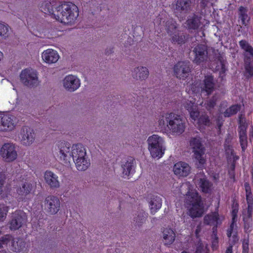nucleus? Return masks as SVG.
<instances>
[{"instance_id": "obj_1", "label": "nucleus", "mask_w": 253, "mask_h": 253, "mask_svg": "<svg viewBox=\"0 0 253 253\" xmlns=\"http://www.w3.org/2000/svg\"><path fill=\"white\" fill-rule=\"evenodd\" d=\"M57 147L60 160L66 165L70 164V160L72 158L78 170H85L90 166L89 160L86 157L85 149L81 144L73 145L71 153L70 145L68 142H59Z\"/></svg>"}, {"instance_id": "obj_2", "label": "nucleus", "mask_w": 253, "mask_h": 253, "mask_svg": "<svg viewBox=\"0 0 253 253\" xmlns=\"http://www.w3.org/2000/svg\"><path fill=\"white\" fill-rule=\"evenodd\" d=\"M158 126L162 129L168 127L173 135H180L185 130V121L180 115L173 112L166 113L158 121Z\"/></svg>"}, {"instance_id": "obj_3", "label": "nucleus", "mask_w": 253, "mask_h": 253, "mask_svg": "<svg viewBox=\"0 0 253 253\" xmlns=\"http://www.w3.org/2000/svg\"><path fill=\"white\" fill-rule=\"evenodd\" d=\"M186 203L187 205L191 206L188 211L189 214L191 217H200L203 215L204 212V204L201 196L197 192H188Z\"/></svg>"}, {"instance_id": "obj_4", "label": "nucleus", "mask_w": 253, "mask_h": 253, "mask_svg": "<svg viewBox=\"0 0 253 253\" xmlns=\"http://www.w3.org/2000/svg\"><path fill=\"white\" fill-rule=\"evenodd\" d=\"M189 144L192 149L193 157L197 161V168L203 169L205 168L206 160L204 157L206 149L202 144V138L199 136L191 137Z\"/></svg>"}, {"instance_id": "obj_5", "label": "nucleus", "mask_w": 253, "mask_h": 253, "mask_svg": "<svg viewBox=\"0 0 253 253\" xmlns=\"http://www.w3.org/2000/svg\"><path fill=\"white\" fill-rule=\"evenodd\" d=\"M195 99L187 100L183 103L184 107L188 111L190 118L194 121H198L199 126L203 125L210 126L211 122L209 116L207 114H202L200 116V112L198 107L195 103Z\"/></svg>"}, {"instance_id": "obj_6", "label": "nucleus", "mask_w": 253, "mask_h": 253, "mask_svg": "<svg viewBox=\"0 0 253 253\" xmlns=\"http://www.w3.org/2000/svg\"><path fill=\"white\" fill-rule=\"evenodd\" d=\"M239 44L244 51L245 76L249 79L253 77V47L245 40L239 41Z\"/></svg>"}, {"instance_id": "obj_7", "label": "nucleus", "mask_w": 253, "mask_h": 253, "mask_svg": "<svg viewBox=\"0 0 253 253\" xmlns=\"http://www.w3.org/2000/svg\"><path fill=\"white\" fill-rule=\"evenodd\" d=\"M166 30L170 37L171 42L182 45L185 43L186 37L185 33L178 29V25L173 18H170L166 22Z\"/></svg>"}, {"instance_id": "obj_8", "label": "nucleus", "mask_w": 253, "mask_h": 253, "mask_svg": "<svg viewBox=\"0 0 253 253\" xmlns=\"http://www.w3.org/2000/svg\"><path fill=\"white\" fill-rule=\"evenodd\" d=\"M20 80L23 84L28 87L36 86L39 84L37 72L32 69L23 70L20 75Z\"/></svg>"}, {"instance_id": "obj_9", "label": "nucleus", "mask_w": 253, "mask_h": 253, "mask_svg": "<svg viewBox=\"0 0 253 253\" xmlns=\"http://www.w3.org/2000/svg\"><path fill=\"white\" fill-rule=\"evenodd\" d=\"M0 155L3 160L6 162L14 161L17 157V153L15 146L11 143H5L1 147Z\"/></svg>"}, {"instance_id": "obj_10", "label": "nucleus", "mask_w": 253, "mask_h": 253, "mask_svg": "<svg viewBox=\"0 0 253 253\" xmlns=\"http://www.w3.org/2000/svg\"><path fill=\"white\" fill-rule=\"evenodd\" d=\"M27 216L25 212L21 211H16L12 213L11 219L9 222L11 230L19 229L26 222Z\"/></svg>"}, {"instance_id": "obj_11", "label": "nucleus", "mask_w": 253, "mask_h": 253, "mask_svg": "<svg viewBox=\"0 0 253 253\" xmlns=\"http://www.w3.org/2000/svg\"><path fill=\"white\" fill-rule=\"evenodd\" d=\"M173 71L177 78L185 80L191 72L189 63L185 61L178 62L174 66Z\"/></svg>"}, {"instance_id": "obj_12", "label": "nucleus", "mask_w": 253, "mask_h": 253, "mask_svg": "<svg viewBox=\"0 0 253 253\" xmlns=\"http://www.w3.org/2000/svg\"><path fill=\"white\" fill-rule=\"evenodd\" d=\"M194 54V62L197 64H200L207 60L208 48L205 44H199L193 49Z\"/></svg>"}, {"instance_id": "obj_13", "label": "nucleus", "mask_w": 253, "mask_h": 253, "mask_svg": "<svg viewBox=\"0 0 253 253\" xmlns=\"http://www.w3.org/2000/svg\"><path fill=\"white\" fill-rule=\"evenodd\" d=\"M60 206V201L56 196H48L45 199V209L50 214L56 213L59 210Z\"/></svg>"}, {"instance_id": "obj_14", "label": "nucleus", "mask_w": 253, "mask_h": 253, "mask_svg": "<svg viewBox=\"0 0 253 253\" xmlns=\"http://www.w3.org/2000/svg\"><path fill=\"white\" fill-rule=\"evenodd\" d=\"M58 11L62 16H78L79 9L77 5L71 2H65L58 7Z\"/></svg>"}, {"instance_id": "obj_15", "label": "nucleus", "mask_w": 253, "mask_h": 253, "mask_svg": "<svg viewBox=\"0 0 253 253\" xmlns=\"http://www.w3.org/2000/svg\"><path fill=\"white\" fill-rule=\"evenodd\" d=\"M223 219L220 218L218 213V207L214 211H211L206 214L204 218L205 224L210 226L220 225L222 224Z\"/></svg>"}, {"instance_id": "obj_16", "label": "nucleus", "mask_w": 253, "mask_h": 253, "mask_svg": "<svg viewBox=\"0 0 253 253\" xmlns=\"http://www.w3.org/2000/svg\"><path fill=\"white\" fill-rule=\"evenodd\" d=\"M190 166L184 162H178L173 166L174 173L179 177H186L190 174Z\"/></svg>"}, {"instance_id": "obj_17", "label": "nucleus", "mask_w": 253, "mask_h": 253, "mask_svg": "<svg viewBox=\"0 0 253 253\" xmlns=\"http://www.w3.org/2000/svg\"><path fill=\"white\" fill-rule=\"evenodd\" d=\"M64 87L68 91H74L77 90L80 86V81L76 76L69 75L64 78L63 80Z\"/></svg>"}, {"instance_id": "obj_18", "label": "nucleus", "mask_w": 253, "mask_h": 253, "mask_svg": "<svg viewBox=\"0 0 253 253\" xmlns=\"http://www.w3.org/2000/svg\"><path fill=\"white\" fill-rule=\"evenodd\" d=\"M21 135V142L24 145H30L35 140V137L33 129L27 126H25L22 128Z\"/></svg>"}, {"instance_id": "obj_19", "label": "nucleus", "mask_w": 253, "mask_h": 253, "mask_svg": "<svg viewBox=\"0 0 253 253\" xmlns=\"http://www.w3.org/2000/svg\"><path fill=\"white\" fill-rule=\"evenodd\" d=\"M33 189V186L31 183L26 181L22 183L16 190L18 200L20 201H25L26 197L31 193Z\"/></svg>"}, {"instance_id": "obj_20", "label": "nucleus", "mask_w": 253, "mask_h": 253, "mask_svg": "<svg viewBox=\"0 0 253 253\" xmlns=\"http://www.w3.org/2000/svg\"><path fill=\"white\" fill-rule=\"evenodd\" d=\"M3 132H9L13 130L16 126L15 118L14 116L3 114Z\"/></svg>"}, {"instance_id": "obj_21", "label": "nucleus", "mask_w": 253, "mask_h": 253, "mask_svg": "<svg viewBox=\"0 0 253 253\" xmlns=\"http://www.w3.org/2000/svg\"><path fill=\"white\" fill-rule=\"evenodd\" d=\"M203 82L204 84L202 87V90L205 91L207 95L211 94L215 88V84L213 76L212 75L205 76Z\"/></svg>"}, {"instance_id": "obj_22", "label": "nucleus", "mask_w": 253, "mask_h": 253, "mask_svg": "<svg viewBox=\"0 0 253 253\" xmlns=\"http://www.w3.org/2000/svg\"><path fill=\"white\" fill-rule=\"evenodd\" d=\"M42 58L47 63H54L58 60L59 55L56 50L48 49L42 52Z\"/></svg>"}, {"instance_id": "obj_23", "label": "nucleus", "mask_w": 253, "mask_h": 253, "mask_svg": "<svg viewBox=\"0 0 253 253\" xmlns=\"http://www.w3.org/2000/svg\"><path fill=\"white\" fill-rule=\"evenodd\" d=\"M58 177L51 171H46L44 173V179L46 183L50 186L51 188H57L60 186V183L58 179Z\"/></svg>"}, {"instance_id": "obj_24", "label": "nucleus", "mask_w": 253, "mask_h": 253, "mask_svg": "<svg viewBox=\"0 0 253 253\" xmlns=\"http://www.w3.org/2000/svg\"><path fill=\"white\" fill-rule=\"evenodd\" d=\"M163 241L165 245L172 244L175 240V234L171 228H164L162 231Z\"/></svg>"}, {"instance_id": "obj_25", "label": "nucleus", "mask_w": 253, "mask_h": 253, "mask_svg": "<svg viewBox=\"0 0 253 253\" xmlns=\"http://www.w3.org/2000/svg\"><path fill=\"white\" fill-rule=\"evenodd\" d=\"M217 59L220 65H217L215 69L217 71L219 72V76L223 80L225 77V73L227 70L225 66L226 60L224 59L223 56L220 54L217 56Z\"/></svg>"}, {"instance_id": "obj_26", "label": "nucleus", "mask_w": 253, "mask_h": 253, "mask_svg": "<svg viewBox=\"0 0 253 253\" xmlns=\"http://www.w3.org/2000/svg\"><path fill=\"white\" fill-rule=\"evenodd\" d=\"M162 204V199L158 196L153 195L149 202L151 212L153 214L156 213L161 208Z\"/></svg>"}, {"instance_id": "obj_27", "label": "nucleus", "mask_w": 253, "mask_h": 253, "mask_svg": "<svg viewBox=\"0 0 253 253\" xmlns=\"http://www.w3.org/2000/svg\"><path fill=\"white\" fill-rule=\"evenodd\" d=\"M198 185L201 191L205 193H210L211 191L212 184L205 176L198 180Z\"/></svg>"}, {"instance_id": "obj_28", "label": "nucleus", "mask_w": 253, "mask_h": 253, "mask_svg": "<svg viewBox=\"0 0 253 253\" xmlns=\"http://www.w3.org/2000/svg\"><path fill=\"white\" fill-rule=\"evenodd\" d=\"M149 75V71L146 67H137L134 69L132 73L133 78L136 80H145Z\"/></svg>"}, {"instance_id": "obj_29", "label": "nucleus", "mask_w": 253, "mask_h": 253, "mask_svg": "<svg viewBox=\"0 0 253 253\" xmlns=\"http://www.w3.org/2000/svg\"><path fill=\"white\" fill-rule=\"evenodd\" d=\"M191 0H176L173 7L178 11L187 10L190 6Z\"/></svg>"}, {"instance_id": "obj_30", "label": "nucleus", "mask_w": 253, "mask_h": 253, "mask_svg": "<svg viewBox=\"0 0 253 253\" xmlns=\"http://www.w3.org/2000/svg\"><path fill=\"white\" fill-rule=\"evenodd\" d=\"M152 157L153 158L160 159L163 157L164 154L165 148L164 145L148 147Z\"/></svg>"}, {"instance_id": "obj_31", "label": "nucleus", "mask_w": 253, "mask_h": 253, "mask_svg": "<svg viewBox=\"0 0 253 253\" xmlns=\"http://www.w3.org/2000/svg\"><path fill=\"white\" fill-rule=\"evenodd\" d=\"M148 147L164 145L163 139L156 134H153L150 136L148 140Z\"/></svg>"}, {"instance_id": "obj_32", "label": "nucleus", "mask_w": 253, "mask_h": 253, "mask_svg": "<svg viewBox=\"0 0 253 253\" xmlns=\"http://www.w3.org/2000/svg\"><path fill=\"white\" fill-rule=\"evenodd\" d=\"M226 235L229 238V241H232L233 237H235L237 238V241H239V237L238 236V226L230 224L226 230Z\"/></svg>"}, {"instance_id": "obj_33", "label": "nucleus", "mask_w": 253, "mask_h": 253, "mask_svg": "<svg viewBox=\"0 0 253 253\" xmlns=\"http://www.w3.org/2000/svg\"><path fill=\"white\" fill-rule=\"evenodd\" d=\"M241 106L240 104L232 105L224 112V116L225 117H230L234 115L241 110Z\"/></svg>"}, {"instance_id": "obj_34", "label": "nucleus", "mask_w": 253, "mask_h": 253, "mask_svg": "<svg viewBox=\"0 0 253 253\" xmlns=\"http://www.w3.org/2000/svg\"><path fill=\"white\" fill-rule=\"evenodd\" d=\"M244 187L246 191V199L247 204L253 205V195L252 192L251 187L249 182H246L244 183Z\"/></svg>"}, {"instance_id": "obj_35", "label": "nucleus", "mask_w": 253, "mask_h": 253, "mask_svg": "<svg viewBox=\"0 0 253 253\" xmlns=\"http://www.w3.org/2000/svg\"><path fill=\"white\" fill-rule=\"evenodd\" d=\"M64 25H73L78 17H52Z\"/></svg>"}, {"instance_id": "obj_36", "label": "nucleus", "mask_w": 253, "mask_h": 253, "mask_svg": "<svg viewBox=\"0 0 253 253\" xmlns=\"http://www.w3.org/2000/svg\"><path fill=\"white\" fill-rule=\"evenodd\" d=\"M202 17H192V19L187 21V26L189 29L196 30L200 26V20Z\"/></svg>"}, {"instance_id": "obj_37", "label": "nucleus", "mask_w": 253, "mask_h": 253, "mask_svg": "<svg viewBox=\"0 0 253 253\" xmlns=\"http://www.w3.org/2000/svg\"><path fill=\"white\" fill-rule=\"evenodd\" d=\"M133 165V160L129 159L126 161L125 164L123 165V173L124 175L129 176Z\"/></svg>"}, {"instance_id": "obj_38", "label": "nucleus", "mask_w": 253, "mask_h": 253, "mask_svg": "<svg viewBox=\"0 0 253 253\" xmlns=\"http://www.w3.org/2000/svg\"><path fill=\"white\" fill-rule=\"evenodd\" d=\"M247 211L243 214V219L245 223V228H246L247 222L252 219L253 212V205L247 204Z\"/></svg>"}, {"instance_id": "obj_39", "label": "nucleus", "mask_w": 253, "mask_h": 253, "mask_svg": "<svg viewBox=\"0 0 253 253\" xmlns=\"http://www.w3.org/2000/svg\"><path fill=\"white\" fill-rule=\"evenodd\" d=\"M10 27L7 24L0 23V40L5 39L9 36Z\"/></svg>"}, {"instance_id": "obj_40", "label": "nucleus", "mask_w": 253, "mask_h": 253, "mask_svg": "<svg viewBox=\"0 0 253 253\" xmlns=\"http://www.w3.org/2000/svg\"><path fill=\"white\" fill-rule=\"evenodd\" d=\"M238 123L239 134H247V128L248 127V125L246 122L245 119H242L241 116H240Z\"/></svg>"}, {"instance_id": "obj_41", "label": "nucleus", "mask_w": 253, "mask_h": 253, "mask_svg": "<svg viewBox=\"0 0 253 253\" xmlns=\"http://www.w3.org/2000/svg\"><path fill=\"white\" fill-rule=\"evenodd\" d=\"M146 217L147 216L145 212H140L137 217L134 218V221L135 222V224L136 225L141 226L145 221Z\"/></svg>"}, {"instance_id": "obj_42", "label": "nucleus", "mask_w": 253, "mask_h": 253, "mask_svg": "<svg viewBox=\"0 0 253 253\" xmlns=\"http://www.w3.org/2000/svg\"><path fill=\"white\" fill-rule=\"evenodd\" d=\"M12 246L14 252H20L24 248V243L21 240H18L16 243L15 241L12 242Z\"/></svg>"}, {"instance_id": "obj_43", "label": "nucleus", "mask_w": 253, "mask_h": 253, "mask_svg": "<svg viewBox=\"0 0 253 253\" xmlns=\"http://www.w3.org/2000/svg\"><path fill=\"white\" fill-rule=\"evenodd\" d=\"M11 240L10 235L7 234L0 238V249L3 247V246H6L9 243ZM5 251L3 250H0V253H5Z\"/></svg>"}, {"instance_id": "obj_44", "label": "nucleus", "mask_w": 253, "mask_h": 253, "mask_svg": "<svg viewBox=\"0 0 253 253\" xmlns=\"http://www.w3.org/2000/svg\"><path fill=\"white\" fill-rule=\"evenodd\" d=\"M239 135L240 144L241 145L242 151L244 152L246 150L248 145L247 135V134H239Z\"/></svg>"}, {"instance_id": "obj_45", "label": "nucleus", "mask_w": 253, "mask_h": 253, "mask_svg": "<svg viewBox=\"0 0 253 253\" xmlns=\"http://www.w3.org/2000/svg\"><path fill=\"white\" fill-rule=\"evenodd\" d=\"M238 242L237 239L235 237H233L232 241H229L228 246L226 250L225 253H233V247Z\"/></svg>"}, {"instance_id": "obj_46", "label": "nucleus", "mask_w": 253, "mask_h": 253, "mask_svg": "<svg viewBox=\"0 0 253 253\" xmlns=\"http://www.w3.org/2000/svg\"><path fill=\"white\" fill-rule=\"evenodd\" d=\"M216 103V99L213 96L211 99L208 100L206 103V108L208 110H210L214 108Z\"/></svg>"}, {"instance_id": "obj_47", "label": "nucleus", "mask_w": 253, "mask_h": 253, "mask_svg": "<svg viewBox=\"0 0 253 253\" xmlns=\"http://www.w3.org/2000/svg\"><path fill=\"white\" fill-rule=\"evenodd\" d=\"M232 202V211L231 213H238L239 208L238 202L235 199H234Z\"/></svg>"}, {"instance_id": "obj_48", "label": "nucleus", "mask_w": 253, "mask_h": 253, "mask_svg": "<svg viewBox=\"0 0 253 253\" xmlns=\"http://www.w3.org/2000/svg\"><path fill=\"white\" fill-rule=\"evenodd\" d=\"M239 23L241 24L243 27L247 26L250 19V17H239Z\"/></svg>"}, {"instance_id": "obj_49", "label": "nucleus", "mask_w": 253, "mask_h": 253, "mask_svg": "<svg viewBox=\"0 0 253 253\" xmlns=\"http://www.w3.org/2000/svg\"><path fill=\"white\" fill-rule=\"evenodd\" d=\"M211 248L212 250H216L218 248V237H212L211 241Z\"/></svg>"}, {"instance_id": "obj_50", "label": "nucleus", "mask_w": 253, "mask_h": 253, "mask_svg": "<svg viewBox=\"0 0 253 253\" xmlns=\"http://www.w3.org/2000/svg\"><path fill=\"white\" fill-rule=\"evenodd\" d=\"M215 121L218 131H220L221 127L223 124L224 120L221 116H219L216 118Z\"/></svg>"}, {"instance_id": "obj_51", "label": "nucleus", "mask_w": 253, "mask_h": 253, "mask_svg": "<svg viewBox=\"0 0 253 253\" xmlns=\"http://www.w3.org/2000/svg\"><path fill=\"white\" fill-rule=\"evenodd\" d=\"M7 212V208L0 205V220L5 216Z\"/></svg>"}, {"instance_id": "obj_52", "label": "nucleus", "mask_w": 253, "mask_h": 253, "mask_svg": "<svg viewBox=\"0 0 253 253\" xmlns=\"http://www.w3.org/2000/svg\"><path fill=\"white\" fill-rule=\"evenodd\" d=\"M249 239L244 240L242 242V252H249Z\"/></svg>"}, {"instance_id": "obj_53", "label": "nucleus", "mask_w": 253, "mask_h": 253, "mask_svg": "<svg viewBox=\"0 0 253 253\" xmlns=\"http://www.w3.org/2000/svg\"><path fill=\"white\" fill-rule=\"evenodd\" d=\"M225 153L226 154L229 155L230 154V155H233L234 151L232 148V147L231 145H225L224 146Z\"/></svg>"}, {"instance_id": "obj_54", "label": "nucleus", "mask_w": 253, "mask_h": 253, "mask_svg": "<svg viewBox=\"0 0 253 253\" xmlns=\"http://www.w3.org/2000/svg\"><path fill=\"white\" fill-rule=\"evenodd\" d=\"M231 221L230 223V225L237 226V217H238V213H231Z\"/></svg>"}, {"instance_id": "obj_55", "label": "nucleus", "mask_w": 253, "mask_h": 253, "mask_svg": "<svg viewBox=\"0 0 253 253\" xmlns=\"http://www.w3.org/2000/svg\"><path fill=\"white\" fill-rule=\"evenodd\" d=\"M204 251V245L200 243L196 247L195 253H202Z\"/></svg>"}, {"instance_id": "obj_56", "label": "nucleus", "mask_w": 253, "mask_h": 253, "mask_svg": "<svg viewBox=\"0 0 253 253\" xmlns=\"http://www.w3.org/2000/svg\"><path fill=\"white\" fill-rule=\"evenodd\" d=\"M239 14L240 16H246L247 15V9L244 7L241 6L239 8Z\"/></svg>"}, {"instance_id": "obj_57", "label": "nucleus", "mask_w": 253, "mask_h": 253, "mask_svg": "<svg viewBox=\"0 0 253 253\" xmlns=\"http://www.w3.org/2000/svg\"><path fill=\"white\" fill-rule=\"evenodd\" d=\"M219 225H214L212 226V237H218L217 236V227Z\"/></svg>"}, {"instance_id": "obj_58", "label": "nucleus", "mask_w": 253, "mask_h": 253, "mask_svg": "<svg viewBox=\"0 0 253 253\" xmlns=\"http://www.w3.org/2000/svg\"><path fill=\"white\" fill-rule=\"evenodd\" d=\"M228 175L229 177L233 180V181H235V172L234 171L228 170Z\"/></svg>"}, {"instance_id": "obj_59", "label": "nucleus", "mask_w": 253, "mask_h": 253, "mask_svg": "<svg viewBox=\"0 0 253 253\" xmlns=\"http://www.w3.org/2000/svg\"><path fill=\"white\" fill-rule=\"evenodd\" d=\"M3 114H0V131L3 132Z\"/></svg>"}, {"instance_id": "obj_60", "label": "nucleus", "mask_w": 253, "mask_h": 253, "mask_svg": "<svg viewBox=\"0 0 253 253\" xmlns=\"http://www.w3.org/2000/svg\"><path fill=\"white\" fill-rule=\"evenodd\" d=\"M235 165H236V163H234V162H232L230 166V168H229V169L228 170H231V171H235Z\"/></svg>"}, {"instance_id": "obj_61", "label": "nucleus", "mask_w": 253, "mask_h": 253, "mask_svg": "<svg viewBox=\"0 0 253 253\" xmlns=\"http://www.w3.org/2000/svg\"><path fill=\"white\" fill-rule=\"evenodd\" d=\"M231 156L233 157V162L236 163V161H237L239 159V157L235 155L234 153L233 155H231Z\"/></svg>"}, {"instance_id": "obj_62", "label": "nucleus", "mask_w": 253, "mask_h": 253, "mask_svg": "<svg viewBox=\"0 0 253 253\" xmlns=\"http://www.w3.org/2000/svg\"><path fill=\"white\" fill-rule=\"evenodd\" d=\"M3 185V181L2 179H0V194L2 193V188Z\"/></svg>"}, {"instance_id": "obj_63", "label": "nucleus", "mask_w": 253, "mask_h": 253, "mask_svg": "<svg viewBox=\"0 0 253 253\" xmlns=\"http://www.w3.org/2000/svg\"><path fill=\"white\" fill-rule=\"evenodd\" d=\"M3 57V53L2 52H1L0 51V61L1 60V59H2Z\"/></svg>"}, {"instance_id": "obj_64", "label": "nucleus", "mask_w": 253, "mask_h": 253, "mask_svg": "<svg viewBox=\"0 0 253 253\" xmlns=\"http://www.w3.org/2000/svg\"><path fill=\"white\" fill-rule=\"evenodd\" d=\"M112 52V49H110V51H109L108 50H107L106 51V53L107 54H109L111 53Z\"/></svg>"}]
</instances>
